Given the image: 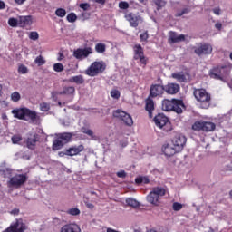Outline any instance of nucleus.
<instances>
[{
  "label": "nucleus",
  "instance_id": "nucleus-61",
  "mask_svg": "<svg viewBox=\"0 0 232 232\" xmlns=\"http://www.w3.org/2000/svg\"><path fill=\"white\" fill-rule=\"evenodd\" d=\"M142 184H150V179L143 177L142 178Z\"/></svg>",
  "mask_w": 232,
  "mask_h": 232
},
{
  "label": "nucleus",
  "instance_id": "nucleus-37",
  "mask_svg": "<svg viewBox=\"0 0 232 232\" xmlns=\"http://www.w3.org/2000/svg\"><path fill=\"white\" fill-rule=\"evenodd\" d=\"M35 64H38V66H43V64H46V60L43 57V55H39L34 60Z\"/></svg>",
  "mask_w": 232,
  "mask_h": 232
},
{
  "label": "nucleus",
  "instance_id": "nucleus-41",
  "mask_svg": "<svg viewBox=\"0 0 232 232\" xmlns=\"http://www.w3.org/2000/svg\"><path fill=\"white\" fill-rule=\"evenodd\" d=\"M66 19L68 23H75V21H77V14H75V13H70Z\"/></svg>",
  "mask_w": 232,
  "mask_h": 232
},
{
  "label": "nucleus",
  "instance_id": "nucleus-36",
  "mask_svg": "<svg viewBox=\"0 0 232 232\" xmlns=\"http://www.w3.org/2000/svg\"><path fill=\"white\" fill-rule=\"evenodd\" d=\"M55 15H57V17H66V9L64 8H58L55 11Z\"/></svg>",
  "mask_w": 232,
  "mask_h": 232
},
{
  "label": "nucleus",
  "instance_id": "nucleus-46",
  "mask_svg": "<svg viewBox=\"0 0 232 232\" xmlns=\"http://www.w3.org/2000/svg\"><path fill=\"white\" fill-rule=\"evenodd\" d=\"M156 6H158V10L160 8H164L166 6V2L164 0H154Z\"/></svg>",
  "mask_w": 232,
  "mask_h": 232
},
{
  "label": "nucleus",
  "instance_id": "nucleus-29",
  "mask_svg": "<svg viewBox=\"0 0 232 232\" xmlns=\"http://www.w3.org/2000/svg\"><path fill=\"white\" fill-rule=\"evenodd\" d=\"M172 78L176 79L178 82H186L188 81V78L186 77V73L182 72L172 73Z\"/></svg>",
  "mask_w": 232,
  "mask_h": 232
},
{
  "label": "nucleus",
  "instance_id": "nucleus-40",
  "mask_svg": "<svg viewBox=\"0 0 232 232\" xmlns=\"http://www.w3.org/2000/svg\"><path fill=\"white\" fill-rule=\"evenodd\" d=\"M8 24L9 26H12V28L17 27V24L19 25V18L18 19L9 18Z\"/></svg>",
  "mask_w": 232,
  "mask_h": 232
},
{
  "label": "nucleus",
  "instance_id": "nucleus-15",
  "mask_svg": "<svg viewBox=\"0 0 232 232\" xmlns=\"http://www.w3.org/2000/svg\"><path fill=\"white\" fill-rule=\"evenodd\" d=\"M24 121L31 122L32 124H37L41 121V116L37 115L35 111L25 108Z\"/></svg>",
  "mask_w": 232,
  "mask_h": 232
},
{
  "label": "nucleus",
  "instance_id": "nucleus-47",
  "mask_svg": "<svg viewBox=\"0 0 232 232\" xmlns=\"http://www.w3.org/2000/svg\"><path fill=\"white\" fill-rule=\"evenodd\" d=\"M41 111H50V103L43 102L40 104Z\"/></svg>",
  "mask_w": 232,
  "mask_h": 232
},
{
  "label": "nucleus",
  "instance_id": "nucleus-49",
  "mask_svg": "<svg viewBox=\"0 0 232 232\" xmlns=\"http://www.w3.org/2000/svg\"><path fill=\"white\" fill-rule=\"evenodd\" d=\"M189 12H191L189 8H184L182 11L178 12L175 17H182V15H186V14H189Z\"/></svg>",
  "mask_w": 232,
  "mask_h": 232
},
{
  "label": "nucleus",
  "instance_id": "nucleus-3",
  "mask_svg": "<svg viewBox=\"0 0 232 232\" xmlns=\"http://www.w3.org/2000/svg\"><path fill=\"white\" fill-rule=\"evenodd\" d=\"M193 95L204 110H208L211 106V94L206 89H194Z\"/></svg>",
  "mask_w": 232,
  "mask_h": 232
},
{
  "label": "nucleus",
  "instance_id": "nucleus-51",
  "mask_svg": "<svg viewBox=\"0 0 232 232\" xmlns=\"http://www.w3.org/2000/svg\"><path fill=\"white\" fill-rule=\"evenodd\" d=\"M82 133H85V135H89V137H93V130L86 127L82 128Z\"/></svg>",
  "mask_w": 232,
  "mask_h": 232
},
{
  "label": "nucleus",
  "instance_id": "nucleus-32",
  "mask_svg": "<svg viewBox=\"0 0 232 232\" xmlns=\"http://www.w3.org/2000/svg\"><path fill=\"white\" fill-rule=\"evenodd\" d=\"M63 146H64V141H62L61 139L58 137V139H56L53 143V151H57L61 150Z\"/></svg>",
  "mask_w": 232,
  "mask_h": 232
},
{
  "label": "nucleus",
  "instance_id": "nucleus-5",
  "mask_svg": "<svg viewBox=\"0 0 232 232\" xmlns=\"http://www.w3.org/2000/svg\"><path fill=\"white\" fill-rule=\"evenodd\" d=\"M106 70V63L102 61L93 62L86 70L85 74L89 77H96Z\"/></svg>",
  "mask_w": 232,
  "mask_h": 232
},
{
  "label": "nucleus",
  "instance_id": "nucleus-22",
  "mask_svg": "<svg viewBox=\"0 0 232 232\" xmlns=\"http://www.w3.org/2000/svg\"><path fill=\"white\" fill-rule=\"evenodd\" d=\"M60 232H81V227L75 223H70L63 226Z\"/></svg>",
  "mask_w": 232,
  "mask_h": 232
},
{
  "label": "nucleus",
  "instance_id": "nucleus-38",
  "mask_svg": "<svg viewBox=\"0 0 232 232\" xmlns=\"http://www.w3.org/2000/svg\"><path fill=\"white\" fill-rule=\"evenodd\" d=\"M11 100L13 102H19L21 101V94L17 92H14L11 94Z\"/></svg>",
  "mask_w": 232,
  "mask_h": 232
},
{
  "label": "nucleus",
  "instance_id": "nucleus-42",
  "mask_svg": "<svg viewBox=\"0 0 232 232\" xmlns=\"http://www.w3.org/2000/svg\"><path fill=\"white\" fill-rule=\"evenodd\" d=\"M53 70H54V72H61L64 70V65H63V63H54Z\"/></svg>",
  "mask_w": 232,
  "mask_h": 232
},
{
  "label": "nucleus",
  "instance_id": "nucleus-8",
  "mask_svg": "<svg viewBox=\"0 0 232 232\" xmlns=\"http://www.w3.org/2000/svg\"><path fill=\"white\" fill-rule=\"evenodd\" d=\"M124 18L128 21L131 28H137L139 24L144 23V18H142L140 13L129 12L125 14Z\"/></svg>",
  "mask_w": 232,
  "mask_h": 232
},
{
  "label": "nucleus",
  "instance_id": "nucleus-60",
  "mask_svg": "<svg viewBox=\"0 0 232 232\" xmlns=\"http://www.w3.org/2000/svg\"><path fill=\"white\" fill-rule=\"evenodd\" d=\"M14 3L16 5H24V3H26V0H14Z\"/></svg>",
  "mask_w": 232,
  "mask_h": 232
},
{
  "label": "nucleus",
  "instance_id": "nucleus-57",
  "mask_svg": "<svg viewBox=\"0 0 232 232\" xmlns=\"http://www.w3.org/2000/svg\"><path fill=\"white\" fill-rule=\"evenodd\" d=\"M142 179L143 177H138L135 179V182L138 186H140V184H142Z\"/></svg>",
  "mask_w": 232,
  "mask_h": 232
},
{
  "label": "nucleus",
  "instance_id": "nucleus-53",
  "mask_svg": "<svg viewBox=\"0 0 232 232\" xmlns=\"http://www.w3.org/2000/svg\"><path fill=\"white\" fill-rule=\"evenodd\" d=\"M172 208L174 211H180V209H182V204H180L179 202H175L172 205Z\"/></svg>",
  "mask_w": 232,
  "mask_h": 232
},
{
  "label": "nucleus",
  "instance_id": "nucleus-48",
  "mask_svg": "<svg viewBox=\"0 0 232 232\" xmlns=\"http://www.w3.org/2000/svg\"><path fill=\"white\" fill-rule=\"evenodd\" d=\"M11 140L13 144H18V142H21L23 140V138L21 137V135H14L11 138Z\"/></svg>",
  "mask_w": 232,
  "mask_h": 232
},
{
  "label": "nucleus",
  "instance_id": "nucleus-34",
  "mask_svg": "<svg viewBox=\"0 0 232 232\" xmlns=\"http://www.w3.org/2000/svg\"><path fill=\"white\" fill-rule=\"evenodd\" d=\"M95 52L97 53H104V52H106V44H102V43L96 44Z\"/></svg>",
  "mask_w": 232,
  "mask_h": 232
},
{
  "label": "nucleus",
  "instance_id": "nucleus-26",
  "mask_svg": "<svg viewBox=\"0 0 232 232\" xmlns=\"http://www.w3.org/2000/svg\"><path fill=\"white\" fill-rule=\"evenodd\" d=\"M25 110H26V107L14 109L12 110L11 113L14 115V119H19V121H24Z\"/></svg>",
  "mask_w": 232,
  "mask_h": 232
},
{
  "label": "nucleus",
  "instance_id": "nucleus-39",
  "mask_svg": "<svg viewBox=\"0 0 232 232\" xmlns=\"http://www.w3.org/2000/svg\"><path fill=\"white\" fill-rule=\"evenodd\" d=\"M148 39H150V34H148V31H145L140 35V43H148Z\"/></svg>",
  "mask_w": 232,
  "mask_h": 232
},
{
  "label": "nucleus",
  "instance_id": "nucleus-10",
  "mask_svg": "<svg viewBox=\"0 0 232 232\" xmlns=\"http://www.w3.org/2000/svg\"><path fill=\"white\" fill-rule=\"evenodd\" d=\"M28 180V176L26 174H16L10 178L7 182L8 188H21Z\"/></svg>",
  "mask_w": 232,
  "mask_h": 232
},
{
  "label": "nucleus",
  "instance_id": "nucleus-25",
  "mask_svg": "<svg viewBox=\"0 0 232 232\" xmlns=\"http://www.w3.org/2000/svg\"><path fill=\"white\" fill-rule=\"evenodd\" d=\"M32 24V16H19L18 17V26L24 28V26H30Z\"/></svg>",
  "mask_w": 232,
  "mask_h": 232
},
{
  "label": "nucleus",
  "instance_id": "nucleus-54",
  "mask_svg": "<svg viewBox=\"0 0 232 232\" xmlns=\"http://www.w3.org/2000/svg\"><path fill=\"white\" fill-rule=\"evenodd\" d=\"M117 177H119V179H126V171L124 170H121L119 172H117Z\"/></svg>",
  "mask_w": 232,
  "mask_h": 232
},
{
  "label": "nucleus",
  "instance_id": "nucleus-30",
  "mask_svg": "<svg viewBox=\"0 0 232 232\" xmlns=\"http://www.w3.org/2000/svg\"><path fill=\"white\" fill-rule=\"evenodd\" d=\"M72 137H73V134L70 132H63L60 134L58 138L63 142V144H68V142L72 140Z\"/></svg>",
  "mask_w": 232,
  "mask_h": 232
},
{
  "label": "nucleus",
  "instance_id": "nucleus-63",
  "mask_svg": "<svg viewBox=\"0 0 232 232\" xmlns=\"http://www.w3.org/2000/svg\"><path fill=\"white\" fill-rule=\"evenodd\" d=\"M95 3H98L99 5H106V0H94Z\"/></svg>",
  "mask_w": 232,
  "mask_h": 232
},
{
  "label": "nucleus",
  "instance_id": "nucleus-27",
  "mask_svg": "<svg viewBox=\"0 0 232 232\" xmlns=\"http://www.w3.org/2000/svg\"><path fill=\"white\" fill-rule=\"evenodd\" d=\"M175 102V99H172V100H168V99H165L162 101V111H172L173 110V104Z\"/></svg>",
  "mask_w": 232,
  "mask_h": 232
},
{
  "label": "nucleus",
  "instance_id": "nucleus-21",
  "mask_svg": "<svg viewBox=\"0 0 232 232\" xmlns=\"http://www.w3.org/2000/svg\"><path fill=\"white\" fill-rule=\"evenodd\" d=\"M162 151L166 157H173L176 153H179L177 148L170 144H165L162 147Z\"/></svg>",
  "mask_w": 232,
  "mask_h": 232
},
{
  "label": "nucleus",
  "instance_id": "nucleus-16",
  "mask_svg": "<svg viewBox=\"0 0 232 232\" xmlns=\"http://www.w3.org/2000/svg\"><path fill=\"white\" fill-rule=\"evenodd\" d=\"M213 52V47L209 44H202L194 49L196 55H209Z\"/></svg>",
  "mask_w": 232,
  "mask_h": 232
},
{
  "label": "nucleus",
  "instance_id": "nucleus-62",
  "mask_svg": "<svg viewBox=\"0 0 232 232\" xmlns=\"http://www.w3.org/2000/svg\"><path fill=\"white\" fill-rule=\"evenodd\" d=\"M215 27L217 28V30H222V24L216 23Z\"/></svg>",
  "mask_w": 232,
  "mask_h": 232
},
{
  "label": "nucleus",
  "instance_id": "nucleus-14",
  "mask_svg": "<svg viewBox=\"0 0 232 232\" xmlns=\"http://www.w3.org/2000/svg\"><path fill=\"white\" fill-rule=\"evenodd\" d=\"M187 141L188 140L186 139V136L179 134L172 139V146H174L176 150L180 153V151L184 150Z\"/></svg>",
  "mask_w": 232,
  "mask_h": 232
},
{
  "label": "nucleus",
  "instance_id": "nucleus-19",
  "mask_svg": "<svg viewBox=\"0 0 232 232\" xmlns=\"http://www.w3.org/2000/svg\"><path fill=\"white\" fill-rule=\"evenodd\" d=\"M82 151H84V145L72 146L65 150V155L68 157H75V155H79V153Z\"/></svg>",
  "mask_w": 232,
  "mask_h": 232
},
{
  "label": "nucleus",
  "instance_id": "nucleus-13",
  "mask_svg": "<svg viewBox=\"0 0 232 232\" xmlns=\"http://www.w3.org/2000/svg\"><path fill=\"white\" fill-rule=\"evenodd\" d=\"M165 87L162 84H151L150 87V93L149 96L155 99H160L164 95Z\"/></svg>",
  "mask_w": 232,
  "mask_h": 232
},
{
  "label": "nucleus",
  "instance_id": "nucleus-44",
  "mask_svg": "<svg viewBox=\"0 0 232 232\" xmlns=\"http://www.w3.org/2000/svg\"><path fill=\"white\" fill-rule=\"evenodd\" d=\"M28 72V67H26L24 64H20L18 66V73H22V75H24Z\"/></svg>",
  "mask_w": 232,
  "mask_h": 232
},
{
  "label": "nucleus",
  "instance_id": "nucleus-6",
  "mask_svg": "<svg viewBox=\"0 0 232 232\" xmlns=\"http://www.w3.org/2000/svg\"><path fill=\"white\" fill-rule=\"evenodd\" d=\"M215 128H217V125H215L214 122L211 121H206L204 120L196 121L192 124V130L194 131H214Z\"/></svg>",
  "mask_w": 232,
  "mask_h": 232
},
{
  "label": "nucleus",
  "instance_id": "nucleus-43",
  "mask_svg": "<svg viewBox=\"0 0 232 232\" xmlns=\"http://www.w3.org/2000/svg\"><path fill=\"white\" fill-rule=\"evenodd\" d=\"M68 215H72L73 217H77V215H81V210L79 208H70L67 210Z\"/></svg>",
  "mask_w": 232,
  "mask_h": 232
},
{
  "label": "nucleus",
  "instance_id": "nucleus-17",
  "mask_svg": "<svg viewBox=\"0 0 232 232\" xmlns=\"http://www.w3.org/2000/svg\"><path fill=\"white\" fill-rule=\"evenodd\" d=\"M182 41H186V36L184 34L177 35V33L174 31L169 33V44H176V43H182Z\"/></svg>",
  "mask_w": 232,
  "mask_h": 232
},
{
  "label": "nucleus",
  "instance_id": "nucleus-2",
  "mask_svg": "<svg viewBox=\"0 0 232 232\" xmlns=\"http://www.w3.org/2000/svg\"><path fill=\"white\" fill-rule=\"evenodd\" d=\"M231 73V65L216 66L209 70L208 76L216 81H224Z\"/></svg>",
  "mask_w": 232,
  "mask_h": 232
},
{
  "label": "nucleus",
  "instance_id": "nucleus-23",
  "mask_svg": "<svg viewBox=\"0 0 232 232\" xmlns=\"http://www.w3.org/2000/svg\"><path fill=\"white\" fill-rule=\"evenodd\" d=\"M37 142H39V134L34 133L33 136L27 138L26 146L29 150H35V144Z\"/></svg>",
  "mask_w": 232,
  "mask_h": 232
},
{
  "label": "nucleus",
  "instance_id": "nucleus-55",
  "mask_svg": "<svg viewBox=\"0 0 232 232\" xmlns=\"http://www.w3.org/2000/svg\"><path fill=\"white\" fill-rule=\"evenodd\" d=\"M5 177H10L12 175V169H5L3 170Z\"/></svg>",
  "mask_w": 232,
  "mask_h": 232
},
{
  "label": "nucleus",
  "instance_id": "nucleus-18",
  "mask_svg": "<svg viewBox=\"0 0 232 232\" xmlns=\"http://www.w3.org/2000/svg\"><path fill=\"white\" fill-rule=\"evenodd\" d=\"M145 110L148 111L150 119H152L153 111H155V102L152 97L148 96L145 100Z\"/></svg>",
  "mask_w": 232,
  "mask_h": 232
},
{
  "label": "nucleus",
  "instance_id": "nucleus-33",
  "mask_svg": "<svg viewBox=\"0 0 232 232\" xmlns=\"http://www.w3.org/2000/svg\"><path fill=\"white\" fill-rule=\"evenodd\" d=\"M126 204L128 206H130V208H140V203H139V201H137V199H134L131 198H128L126 199Z\"/></svg>",
  "mask_w": 232,
  "mask_h": 232
},
{
  "label": "nucleus",
  "instance_id": "nucleus-24",
  "mask_svg": "<svg viewBox=\"0 0 232 232\" xmlns=\"http://www.w3.org/2000/svg\"><path fill=\"white\" fill-rule=\"evenodd\" d=\"M184 108H186V106L184 105V102L182 100H174L172 111L180 114L182 113V110H184Z\"/></svg>",
  "mask_w": 232,
  "mask_h": 232
},
{
  "label": "nucleus",
  "instance_id": "nucleus-28",
  "mask_svg": "<svg viewBox=\"0 0 232 232\" xmlns=\"http://www.w3.org/2000/svg\"><path fill=\"white\" fill-rule=\"evenodd\" d=\"M59 95H67L68 97L75 95V87L73 86H65L63 91L59 92Z\"/></svg>",
  "mask_w": 232,
  "mask_h": 232
},
{
  "label": "nucleus",
  "instance_id": "nucleus-50",
  "mask_svg": "<svg viewBox=\"0 0 232 232\" xmlns=\"http://www.w3.org/2000/svg\"><path fill=\"white\" fill-rule=\"evenodd\" d=\"M111 97H112V99H120L121 92H119V90H112L111 92Z\"/></svg>",
  "mask_w": 232,
  "mask_h": 232
},
{
  "label": "nucleus",
  "instance_id": "nucleus-4",
  "mask_svg": "<svg viewBox=\"0 0 232 232\" xmlns=\"http://www.w3.org/2000/svg\"><path fill=\"white\" fill-rule=\"evenodd\" d=\"M154 123L157 128L162 130L165 133H169V131H173V125L171 121L168 118V116L163 113H159L154 117Z\"/></svg>",
  "mask_w": 232,
  "mask_h": 232
},
{
  "label": "nucleus",
  "instance_id": "nucleus-52",
  "mask_svg": "<svg viewBox=\"0 0 232 232\" xmlns=\"http://www.w3.org/2000/svg\"><path fill=\"white\" fill-rule=\"evenodd\" d=\"M29 39H31V41H37V39H39V33L31 32L29 34Z\"/></svg>",
  "mask_w": 232,
  "mask_h": 232
},
{
  "label": "nucleus",
  "instance_id": "nucleus-12",
  "mask_svg": "<svg viewBox=\"0 0 232 232\" xmlns=\"http://www.w3.org/2000/svg\"><path fill=\"white\" fill-rule=\"evenodd\" d=\"M26 229H28V227L23 222V219H16L14 223H12L3 232H24Z\"/></svg>",
  "mask_w": 232,
  "mask_h": 232
},
{
  "label": "nucleus",
  "instance_id": "nucleus-35",
  "mask_svg": "<svg viewBox=\"0 0 232 232\" xmlns=\"http://www.w3.org/2000/svg\"><path fill=\"white\" fill-rule=\"evenodd\" d=\"M225 171H232V160H227L223 162Z\"/></svg>",
  "mask_w": 232,
  "mask_h": 232
},
{
  "label": "nucleus",
  "instance_id": "nucleus-31",
  "mask_svg": "<svg viewBox=\"0 0 232 232\" xmlns=\"http://www.w3.org/2000/svg\"><path fill=\"white\" fill-rule=\"evenodd\" d=\"M69 82H75V84H84V78L82 75L72 76L69 79Z\"/></svg>",
  "mask_w": 232,
  "mask_h": 232
},
{
  "label": "nucleus",
  "instance_id": "nucleus-9",
  "mask_svg": "<svg viewBox=\"0 0 232 232\" xmlns=\"http://www.w3.org/2000/svg\"><path fill=\"white\" fill-rule=\"evenodd\" d=\"M112 117L119 121H122L126 126H133V118H131V115L121 109L113 111Z\"/></svg>",
  "mask_w": 232,
  "mask_h": 232
},
{
  "label": "nucleus",
  "instance_id": "nucleus-64",
  "mask_svg": "<svg viewBox=\"0 0 232 232\" xmlns=\"http://www.w3.org/2000/svg\"><path fill=\"white\" fill-rule=\"evenodd\" d=\"M86 207H87L89 209H93V208H95V206H93V204H92V203H86Z\"/></svg>",
  "mask_w": 232,
  "mask_h": 232
},
{
  "label": "nucleus",
  "instance_id": "nucleus-1",
  "mask_svg": "<svg viewBox=\"0 0 232 232\" xmlns=\"http://www.w3.org/2000/svg\"><path fill=\"white\" fill-rule=\"evenodd\" d=\"M166 195V188L162 187H154L152 190L147 195L146 199L149 204L160 208L162 204V197Z\"/></svg>",
  "mask_w": 232,
  "mask_h": 232
},
{
  "label": "nucleus",
  "instance_id": "nucleus-7",
  "mask_svg": "<svg viewBox=\"0 0 232 232\" xmlns=\"http://www.w3.org/2000/svg\"><path fill=\"white\" fill-rule=\"evenodd\" d=\"M133 52H134V56H133L134 61H139L140 66L146 68V65L148 64L149 60H148V57L144 55V48H142V45L140 44L134 45Z\"/></svg>",
  "mask_w": 232,
  "mask_h": 232
},
{
  "label": "nucleus",
  "instance_id": "nucleus-59",
  "mask_svg": "<svg viewBox=\"0 0 232 232\" xmlns=\"http://www.w3.org/2000/svg\"><path fill=\"white\" fill-rule=\"evenodd\" d=\"M215 15H220V7H217L213 9Z\"/></svg>",
  "mask_w": 232,
  "mask_h": 232
},
{
  "label": "nucleus",
  "instance_id": "nucleus-58",
  "mask_svg": "<svg viewBox=\"0 0 232 232\" xmlns=\"http://www.w3.org/2000/svg\"><path fill=\"white\" fill-rule=\"evenodd\" d=\"M63 59H64V53L63 52H60L58 53L57 61H63Z\"/></svg>",
  "mask_w": 232,
  "mask_h": 232
},
{
  "label": "nucleus",
  "instance_id": "nucleus-20",
  "mask_svg": "<svg viewBox=\"0 0 232 232\" xmlns=\"http://www.w3.org/2000/svg\"><path fill=\"white\" fill-rule=\"evenodd\" d=\"M165 88V92L168 95H175L180 92V85L177 83H168L167 85L164 86Z\"/></svg>",
  "mask_w": 232,
  "mask_h": 232
},
{
  "label": "nucleus",
  "instance_id": "nucleus-45",
  "mask_svg": "<svg viewBox=\"0 0 232 232\" xmlns=\"http://www.w3.org/2000/svg\"><path fill=\"white\" fill-rule=\"evenodd\" d=\"M130 8V4L128 2L121 1L119 3L120 10H128Z\"/></svg>",
  "mask_w": 232,
  "mask_h": 232
},
{
  "label": "nucleus",
  "instance_id": "nucleus-56",
  "mask_svg": "<svg viewBox=\"0 0 232 232\" xmlns=\"http://www.w3.org/2000/svg\"><path fill=\"white\" fill-rule=\"evenodd\" d=\"M80 8H82V10H88V8H90V4L82 3V4H80Z\"/></svg>",
  "mask_w": 232,
  "mask_h": 232
},
{
  "label": "nucleus",
  "instance_id": "nucleus-11",
  "mask_svg": "<svg viewBox=\"0 0 232 232\" xmlns=\"http://www.w3.org/2000/svg\"><path fill=\"white\" fill-rule=\"evenodd\" d=\"M92 53H93L92 47H84L74 50L72 55L78 61H83V59H88Z\"/></svg>",
  "mask_w": 232,
  "mask_h": 232
}]
</instances>
